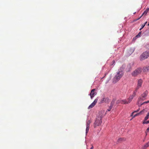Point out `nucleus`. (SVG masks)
Here are the masks:
<instances>
[{"label":"nucleus","instance_id":"nucleus-36","mask_svg":"<svg viewBox=\"0 0 149 149\" xmlns=\"http://www.w3.org/2000/svg\"><path fill=\"white\" fill-rule=\"evenodd\" d=\"M136 12L134 13V14H135V13Z\"/></svg>","mask_w":149,"mask_h":149},{"label":"nucleus","instance_id":"nucleus-9","mask_svg":"<svg viewBox=\"0 0 149 149\" xmlns=\"http://www.w3.org/2000/svg\"><path fill=\"white\" fill-rule=\"evenodd\" d=\"M104 110H101L99 113V115L97 117H100L102 119V118L104 116Z\"/></svg>","mask_w":149,"mask_h":149},{"label":"nucleus","instance_id":"nucleus-12","mask_svg":"<svg viewBox=\"0 0 149 149\" xmlns=\"http://www.w3.org/2000/svg\"><path fill=\"white\" fill-rule=\"evenodd\" d=\"M149 11V8H148L146 9V10H145L143 13L141 15L138 19L136 20V21L138 20L140 18H141L142 16L144 15H146L147 13Z\"/></svg>","mask_w":149,"mask_h":149},{"label":"nucleus","instance_id":"nucleus-22","mask_svg":"<svg viewBox=\"0 0 149 149\" xmlns=\"http://www.w3.org/2000/svg\"><path fill=\"white\" fill-rule=\"evenodd\" d=\"M89 127H86V134L88 132L89 130Z\"/></svg>","mask_w":149,"mask_h":149},{"label":"nucleus","instance_id":"nucleus-5","mask_svg":"<svg viewBox=\"0 0 149 149\" xmlns=\"http://www.w3.org/2000/svg\"><path fill=\"white\" fill-rule=\"evenodd\" d=\"M148 94V91H145L143 94H142L140 97L139 98V101L140 100H144L145 99V98L147 95Z\"/></svg>","mask_w":149,"mask_h":149},{"label":"nucleus","instance_id":"nucleus-21","mask_svg":"<svg viewBox=\"0 0 149 149\" xmlns=\"http://www.w3.org/2000/svg\"><path fill=\"white\" fill-rule=\"evenodd\" d=\"M140 115H141L139 112V113H137L136 114H135V115H134V116L133 115V116H132L133 117V118H134L136 116H140Z\"/></svg>","mask_w":149,"mask_h":149},{"label":"nucleus","instance_id":"nucleus-14","mask_svg":"<svg viewBox=\"0 0 149 149\" xmlns=\"http://www.w3.org/2000/svg\"><path fill=\"white\" fill-rule=\"evenodd\" d=\"M148 110V109L146 108L143 109V110L140 112V113L141 115H143L144 113H146Z\"/></svg>","mask_w":149,"mask_h":149},{"label":"nucleus","instance_id":"nucleus-17","mask_svg":"<svg viewBox=\"0 0 149 149\" xmlns=\"http://www.w3.org/2000/svg\"><path fill=\"white\" fill-rule=\"evenodd\" d=\"M125 139L124 138H120L118 140V143H121L122 142L125 141Z\"/></svg>","mask_w":149,"mask_h":149},{"label":"nucleus","instance_id":"nucleus-27","mask_svg":"<svg viewBox=\"0 0 149 149\" xmlns=\"http://www.w3.org/2000/svg\"><path fill=\"white\" fill-rule=\"evenodd\" d=\"M149 131V127L147 128L146 130V135H147V133Z\"/></svg>","mask_w":149,"mask_h":149},{"label":"nucleus","instance_id":"nucleus-4","mask_svg":"<svg viewBox=\"0 0 149 149\" xmlns=\"http://www.w3.org/2000/svg\"><path fill=\"white\" fill-rule=\"evenodd\" d=\"M102 122V119L100 117H97L94 123V127H95L97 126H100Z\"/></svg>","mask_w":149,"mask_h":149},{"label":"nucleus","instance_id":"nucleus-24","mask_svg":"<svg viewBox=\"0 0 149 149\" xmlns=\"http://www.w3.org/2000/svg\"><path fill=\"white\" fill-rule=\"evenodd\" d=\"M149 123V120L148 121H143V124H148Z\"/></svg>","mask_w":149,"mask_h":149},{"label":"nucleus","instance_id":"nucleus-32","mask_svg":"<svg viewBox=\"0 0 149 149\" xmlns=\"http://www.w3.org/2000/svg\"><path fill=\"white\" fill-rule=\"evenodd\" d=\"M122 67H123V69L124 68V66L123 65L122 66Z\"/></svg>","mask_w":149,"mask_h":149},{"label":"nucleus","instance_id":"nucleus-33","mask_svg":"<svg viewBox=\"0 0 149 149\" xmlns=\"http://www.w3.org/2000/svg\"><path fill=\"white\" fill-rule=\"evenodd\" d=\"M90 149H93V147L92 146V147H91Z\"/></svg>","mask_w":149,"mask_h":149},{"label":"nucleus","instance_id":"nucleus-28","mask_svg":"<svg viewBox=\"0 0 149 149\" xmlns=\"http://www.w3.org/2000/svg\"><path fill=\"white\" fill-rule=\"evenodd\" d=\"M145 24H143L142 25H141V28L140 29V30H141L144 27V26H145Z\"/></svg>","mask_w":149,"mask_h":149},{"label":"nucleus","instance_id":"nucleus-13","mask_svg":"<svg viewBox=\"0 0 149 149\" xmlns=\"http://www.w3.org/2000/svg\"><path fill=\"white\" fill-rule=\"evenodd\" d=\"M143 80L141 79H140L138 80L137 86L141 87L142 84L143 83Z\"/></svg>","mask_w":149,"mask_h":149},{"label":"nucleus","instance_id":"nucleus-6","mask_svg":"<svg viewBox=\"0 0 149 149\" xmlns=\"http://www.w3.org/2000/svg\"><path fill=\"white\" fill-rule=\"evenodd\" d=\"M117 103H121V104H127L129 103L127 100L124 99L118 100L117 101Z\"/></svg>","mask_w":149,"mask_h":149},{"label":"nucleus","instance_id":"nucleus-25","mask_svg":"<svg viewBox=\"0 0 149 149\" xmlns=\"http://www.w3.org/2000/svg\"><path fill=\"white\" fill-rule=\"evenodd\" d=\"M140 109H137V110H136V111H134L132 113L131 115V116H133V114L134 113H135V112H138V111H139Z\"/></svg>","mask_w":149,"mask_h":149},{"label":"nucleus","instance_id":"nucleus-16","mask_svg":"<svg viewBox=\"0 0 149 149\" xmlns=\"http://www.w3.org/2000/svg\"><path fill=\"white\" fill-rule=\"evenodd\" d=\"M143 70L144 72H148L149 71V66H146L144 67Z\"/></svg>","mask_w":149,"mask_h":149},{"label":"nucleus","instance_id":"nucleus-7","mask_svg":"<svg viewBox=\"0 0 149 149\" xmlns=\"http://www.w3.org/2000/svg\"><path fill=\"white\" fill-rule=\"evenodd\" d=\"M97 99H96L88 107V109H90L93 107L97 103Z\"/></svg>","mask_w":149,"mask_h":149},{"label":"nucleus","instance_id":"nucleus-37","mask_svg":"<svg viewBox=\"0 0 149 149\" xmlns=\"http://www.w3.org/2000/svg\"><path fill=\"white\" fill-rule=\"evenodd\" d=\"M138 104L139 105V102H138Z\"/></svg>","mask_w":149,"mask_h":149},{"label":"nucleus","instance_id":"nucleus-35","mask_svg":"<svg viewBox=\"0 0 149 149\" xmlns=\"http://www.w3.org/2000/svg\"><path fill=\"white\" fill-rule=\"evenodd\" d=\"M148 26H149V22L148 24Z\"/></svg>","mask_w":149,"mask_h":149},{"label":"nucleus","instance_id":"nucleus-11","mask_svg":"<svg viewBox=\"0 0 149 149\" xmlns=\"http://www.w3.org/2000/svg\"><path fill=\"white\" fill-rule=\"evenodd\" d=\"M109 99L107 97H104L103 98L102 100H101V103H102L104 102L105 103H108L109 102Z\"/></svg>","mask_w":149,"mask_h":149},{"label":"nucleus","instance_id":"nucleus-26","mask_svg":"<svg viewBox=\"0 0 149 149\" xmlns=\"http://www.w3.org/2000/svg\"><path fill=\"white\" fill-rule=\"evenodd\" d=\"M91 123L90 120H88L86 122V125H90Z\"/></svg>","mask_w":149,"mask_h":149},{"label":"nucleus","instance_id":"nucleus-30","mask_svg":"<svg viewBox=\"0 0 149 149\" xmlns=\"http://www.w3.org/2000/svg\"><path fill=\"white\" fill-rule=\"evenodd\" d=\"M149 102H148V101L147 102H144L143 103L141 104H140V106L142 105L144 103H148Z\"/></svg>","mask_w":149,"mask_h":149},{"label":"nucleus","instance_id":"nucleus-8","mask_svg":"<svg viewBox=\"0 0 149 149\" xmlns=\"http://www.w3.org/2000/svg\"><path fill=\"white\" fill-rule=\"evenodd\" d=\"M95 89H93L91 90V93L90 94V95L91 97V99H92L93 97H94L95 95V93L94 91Z\"/></svg>","mask_w":149,"mask_h":149},{"label":"nucleus","instance_id":"nucleus-19","mask_svg":"<svg viewBox=\"0 0 149 149\" xmlns=\"http://www.w3.org/2000/svg\"><path fill=\"white\" fill-rule=\"evenodd\" d=\"M149 112L147 113V114L146 116L145 117L144 121H146L147 120H148L149 118Z\"/></svg>","mask_w":149,"mask_h":149},{"label":"nucleus","instance_id":"nucleus-1","mask_svg":"<svg viewBox=\"0 0 149 149\" xmlns=\"http://www.w3.org/2000/svg\"><path fill=\"white\" fill-rule=\"evenodd\" d=\"M124 74L123 71L122 70L119 71L117 72L116 74L113 78V83L115 84L122 77Z\"/></svg>","mask_w":149,"mask_h":149},{"label":"nucleus","instance_id":"nucleus-29","mask_svg":"<svg viewBox=\"0 0 149 149\" xmlns=\"http://www.w3.org/2000/svg\"><path fill=\"white\" fill-rule=\"evenodd\" d=\"M115 63V61H112V62L111 64V65H113V64H114Z\"/></svg>","mask_w":149,"mask_h":149},{"label":"nucleus","instance_id":"nucleus-15","mask_svg":"<svg viewBox=\"0 0 149 149\" xmlns=\"http://www.w3.org/2000/svg\"><path fill=\"white\" fill-rule=\"evenodd\" d=\"M149 146V141L144 144L142 147L141 149H146Z\"/></svg>","mask_w":149,"mask_h":149},{"label":"nucleus","instance_id":"nucleus-23","mask_svg":"<svg viewBox=\"0 0 149 149\" xmlns=\"http://www.w3.org/2000/svg\"><path fill=\"white\" fill-rule=\"evenodd\" d=\"M141 34V32H140L139 33V34L138 35H137L135 37V39H136L137 38H138L140 36Z\"/></svg>","mask_w":149,"mask_h":149},{"label":"nucleus","instance_id":"nucleus-38","mask_svg":"<svg viewBox=\"0 0 149 149\" xmlns=\"http://www.w3.org/2000/svg\"><path fill=\"white\" fill-rule=\"evenodd\" d=\"M148 102H149V101H148Z\"/></svg>","mask_w":149,"mask_h":149},{"label":"nucleus","instance_id":"nucleus-10","mask_svg":"<svg viewBox=\"0 0 149 149\" xmlns=\"http://www.w3.org/2000/svg\"><path fill=\"white\" fill-rule=\"evenodd\" d=\"M136 94H134V93H133V94L130 96L129 98L127 99L129 103L132 101L134 97L135 96Z\"/></svg>","mask_w":149,"mask_h":149},{"label":"nucleus","instance_id":"nucleus-34","mask_svg":"<svg viewBox=\"0 0 149 149\" xmlns=\"http://www.w3.org/2000/svg\"><path fill=\"white\" fill-rule=\"evenodd\" d=\"M147 22H146L144 23V24H146Z\"/></svg>","mask_w":149,"mask_h":149},{"label":"nucleus","instance_id":"nucleus-18","mask_svg":"<svg viewBox=\"0 0 149 149\" xmlns=\"http://www.w3.org/2000/svg\"><path fill=\"white\" fill-rule=\"evenodd\" d=\"M140 88H141V87L139 86H137V87H136V88L135 89V90L133 92V93H134V94H136V92H137L138 90Z\"/></svg>","mask_w":149,"mask_h":149},{"label":"nucleus","instance_id":"nucleus-20","mask_svg":"<svg viewBox=\"0 0 149 149\" xmlns=\"http://www.w3.org/2000/svg\"><path fill=\"white\" fill-rule=\"evenodd\" d=\"M113 105L112 104H111V106L109 107V108L107 109V111H111L112 107Z\"/></svg>","mask_w":149,"mask_h":149},{"label":"nucleus","instance_id":"nucleus-2","mask_svg":"<svg viewBox=\"0 0 149 149\" xmlns=\"http://www.w3.org/2000/svg\"><path fill=\"white\" fill-rule=\"evenodd\" d=\"M142 71V69L139 68L136 69L132 73V75L133 77H136L140 74Z\"/></svg>","mask_w":149,"mask_h":149},{"label":"nucleus","instance_id":"nucleus-3","mask_svg":"<svg viewBox=\"0 0 149 149\" xmlns=\"http://www.w3.org/2000/svg\"><path fill=\"white\" fill-rule=\"evenodd\" d=\"M149 56V51L144 52L140 56V60H143L147 58Z\"/></svg>","mask_w":149,"mask_h":149},{"label":"nucleus","instance_id":"nucleus-31","mask_svg":"<svg viewBox=\"0 0 149 149\" xmlns=\"http://www.w3.org/2000/svg\"><path fill=\"white\" fill-rule=\"evenodd\" d=\"M86 127H89L90 125H86Z\"/></svg>","mask_w":149,"mask_h":149}]
</instances>
